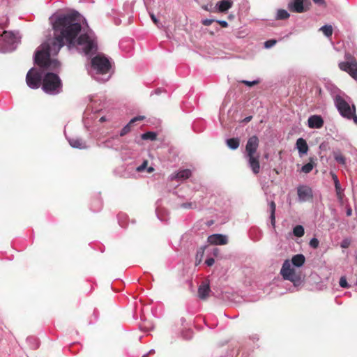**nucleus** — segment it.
<instances>
[{"label": "nucleus", "instance_id": "f257e3e1", "mask_svg": "<svg viewBox=\"0 0 357 357\" xmlns=\"http://www.w3.org/2000/svg\"><path fill=\"white\" fill-rule=\"evenodd\" d=\"M80 14L75 10L70 13H55L49 17L53 29V38L42 43L36 50L33 60L36 65L56 70L60 67L56 55L65 45L68 50L76 48L86 56L98 52V41L92 30L82 32Z\"/></svg>", "mask_w": 357, "mask_h": 357}, {"label": "nucleus", "instance_id": "f03ea898", "mask_svg": "<svg viewBox=\"0 0 357 357\" xmlns=\"http://www.w3.org/2000/svg\"><path fill=\"white\" fill-rule=\"evenodd\" d=\"M88 73L98 82L108 81L113 73L111 59L104 54H97L91 59Z\"/></svg>", "mask_w": 357, "mask_h": 357}, {"label": "nucleus", "instance_id": "7ed1b4c3", "mask_svg": "<svg viewBox=\"0 0 357 357\" xmlns=\"http://www.w3.org/2000/svg\"><path fill=\"white\" fill-rule=\"evenodd\" d=\"M305 261V257L303 254H297L292 257L291 260H284L280 274L284 280L291 281L294 287L299 286L303 280L301 275L297 273L295 267L300 268L303 266Z\"/></svg>", "mask_w": 357, "mask_h": 357}, {"label": "nucleus", "instance_id": "20e7f679", "mask_svg": "<svg viewBox=\"0 0 357 357\" xmlns=\"http://www.w3.org/2000/svg\"><path fill=\"white\" fill-rule=\"evenodd\" d=\"M43 91L49 95L55 96L62 91V82L56 73L47 72L43 77Z\"/></svg>", "mask_w": 357, "mask_h": 357}, {"label": "nucleus", "instance_id": "39448f33", "mask_svg": "<svg viewBox=\"0 0 357 357\" xmlns=\"http://www.w3.org/2000/svg\"><path fill=\"white\" fill-rule=\"evenodd\" d=\"M41 69L40 70H36L33 68H31L26 76V82L27 86L31 89H38L42 84H43V77L45 70H50V68L42 67L39 65H38ZM60 67L56 70L52 71L57 72L59 70Z\"/></svg>", "mask_w": 357, "mask_h": 357}, {"label": "nucleus", "instance_id": "423d86ee", "mask_svg": "<svg viewBox=\"0 0 357 357\" xmlns=\"http://www.w3.org/2000/svg\"><path fill=\"white\" fill-rule=\"evenodd\" d=\"M0 39V52L6 53L14 51L19 43L16 33L13 31H3Z\"/></svg>", "mask_w": 357, "mask_h": 357}, {"label": "nucleus", "instance_id": "0eeeda50", "mask_svg": "<svg viewBox=\"0 0 357 357\" xmlns=\"http://www.w3.org/2000/svg\"><path fill=\"white\" fill-rule=\"evenodd\" d=\"M334 104L341 116L347 119H350L352 115L356 112L355 106L350 107L349 104L342 97L336 96Z\"/></svg>", "mask_w": 357, "mask_h": 357}, {"label": "nucleus", "instance_id": "6e6552de", "mask_svg": "<svg viewBox=\"0 0 357 357\" xmlns=\"http://www.w3.org/2000/svg\"><path fill=\"white\" fill-rule=\"evenodd\" d=\"M298 201L306 202L312 199L313 190L311 187L307 185H299L297 187Z\"/></svg>", "mask_w": 357, "mask_h": 357}, {"label": "nucleus", "instance_id": "1a4fd4ad", "mask_svg": "<svg viewBox=\"0 0 357 357\" xmlns=\"http://www.w3.org/2000/svg\"><path fill=\"white\" fill-rule=\"evenodd\" d=\"M339 68L349 74L355 80H357V62L355 59L340 62Z\"/></svg>", "mask_w": 357, "mask_h": 357}, {"label": "nucleus", "instance_id": "9d476101", "mask_svg": "<svg viewBox=\"0 0 357 357\" xmlns=\"http://www.w3.org/2000/svg\"><path fill=\"white\" fill-rule=\"evenodd\" d=\"M259 140L257 135H252L249 137L245 145L244 155H257V151L259 146Z\"/></svg>", "mask_w": 357, "mask_h": 357}, {"label": "nucleus", "instance_id": "9b49d317", "mask_svg": "<svg viewBox=\"0 0 357 357\" xmlns=\"http://www.w3.org/2000/svg\"><path fill=\"white\" fill-rule=\"evenodd\" d=\"M248 161L249 167L252 169L255 174H257L260 171L259 155H244Z\"/></svg>", "mask_w": 357, "mask_h": 357}, {"label": "nucleus", "instance_id": "f8f14e48", "mask_svg": "<svg viewBox=\"0 0 357 357\" xmlns=\"http://www.w3.org/2000/svg\"><path fill=\"white\" fill-rule=\"evenodd\" d=\"M207 241L211 245H226L228 243V237L222 234H213L208 237Z\"/></svg>", "mask_w": 357, "mask_h": 357}, {"label": "nucleus", "instance_id": "ddd939ff", "mask_svg": "<svg viewBox=\"0 0 357 357\" xmlns=\"http://www.w3.org/2000/svg\"><path fill=\"white\" fill-rule=\"evenodd\" d=\"M324 123V119L320 115H312L307 120V125L310 128L319 129L323 127Z\"/></svg>", "mask_w": 357, "mask_h": 357}, {"label": "nucleus", "instance_id": "4468645a", "mask_svg": "<svg viewBox=\"0 0 357 357\" xmlns=\"http://www.w3.org/2000/svg\"><path fill=\"white\" fill-rule=\"evenodd\" d=\"M66 139L71 147L79 149H86L88 148L86 142L80 137H68Z\"/></svg>", "mask_w": 357, "mask_h": 357}, {"label": "nucleus", "instance_id": "2eb2a0df", "mask_svg": "<svg viewBox=\"0 0 357 357\" xmlns=\"http://www.w3.org/2000/svg\"><path fill=\"white\" fill-rule=\"evenodd\" d=\"M233 6V1L231 0H221L215 4V11L219 13H225L230 9Z\"/></svg>", "mask_w": 357, "mask_h": 357}, {"label": "nucleus", "instance_id": "dca6fc26", "mask_svg": "<svg viewBox=\"0 0 357 357\" xmlns=\"http://www.w3.org/2000/svg\"><path fill=\"white\" fill-rule=\"evenodd\" d=\"M144 116H137L132 118L120 131L119 137H123L131 131V126L138 121L144 119Z\"/></svg>", "mask_w": 357, "mask_h": 357}, {"label": "nucleus", "instance_id": "f3484780", "mask_svg": "<svg viewBox=\"0 0 357 357\" xmlns=\"http://www.w3.org/2000/svg\"><path fill=\"white\" fill-rule=\"evenodd\" d=\"M288 8L293 12L301 13L305 11L303 0H294L288 3Z\"/></svg>", "mask_w": 357, "mask_h": 357}, {"label": "nucleus", "instance_id": "a211bd4d", "mask_svg": "<svg viewBox=\"0 0 357 357\" xmlns=\"http://www.w3.org/2000/svg\"><path fill=\"white\" fill-rule=\"evenodd\" d=\"M211 292L209 283L207 282H202L198 287V297L202 300H205Z\"/></svg>", "mask_w": 357, "mask_h": 357}, {"label": "nucleus", "instance_id": "6ab92c4d", "mask_svg": "<svg viewBox=\"0 0 357 357\" xmlns=\"http://www.w3.org/2000/svg\"><path fill=\"white\" fill-rule=\"evenodd\" d=\"M192 172L189 169H180L176 174L172 175V179L177 181L185 180L191 176Z\"/></svg>", "mask_w": 357, "mask_h": 357}, {"label": "nucleus", "instance_id": "aec40b11", "mask_svg": "<svg viewBox=\"0 0 357 357\" xmlns=\"http://www.w3.org/2000/svg\"><path fill=\"white\" fill-rule=\"evenodd\" d=\"M296 149H298L300 156H302L307 153L308 145H307L306 141L303 138H302V137L298 138L296 140Z\"/></svg>", "mask_w": 357, "mask_h": 357}, {"label": "nucleus", "instance_id": "412c9836", "mask_svg": "<svg viewBox=\"0 0 357 357\" xmlns=\"http://www.w3.org/2000/svg\"><path fill=\"white\" fill-rule=\"evenodd\" d=\"M268 211L270 213L271 222L272 226L273 227H275V213L276 205H275V202L273 201V200L268 202Z\"/></svg>", "mask_w": 357, "mask_h": 357}, {"label": "nucleus", "instance_id": "4be33fe9", "mask_svg": "<svg viewBox=\"0 0 357 357\" xmlns=\"http://www.w3.org/2000/svg\"><path fill=\"white\" fill-rule=\"evenodd\" d=\"M227 146L231 150H236L240 145V140L238 138H229L226 140Z\"/></svg>", "mask_w": 357, "mask_h": 357}, {"label": "nucleus", "instance_id": "5701e85b", "mask_svg": "<svg viewBox=\"0 0 357 357\" xmlns=\"http://www.w3.org/2000/svg\"><path fill=\"white\" fill-rule=\"evenodd\" d=\"M326 87L327 90L330 92V93L333 99V101L335 100V98L336 96H341L340 95L341 92H340V89H337L333 84H327L326 85Z\"/></svg>", "mask_w": 357, "mask_h": 357}, {"label": "nucleus", "instance_id": "b1692460", "mask_svg": "<svg viewBox=\"0 0 357 357\" xmlns=\"http://www.w3.org/2000/svg\"><path fill=\"white\" fill-rule=\"evenodd\" d=\"M102 202L99 198L92 200L91 204V210L93 212H98L102 209Z\"/></svg>", "mask_w": 357, "mask_h": 357}, {"label": "nucleus", "instance_id": "393cba45", "mask_svg": "<svg viewBox=\"0 0 357 357\" xmlns=\"http://www.w3.org/2000/svg\"><path fill=\"white\" fill-rule=\"evenodd\" d=\"M26 341L30 348L32 349H36L39 347V342L38 338L36 337L29 336L26 338Z\"/></svg>", "mask_w": 357, "mask_h": 357}, {"label": "nucleus", "instance_id": "a878e982", "mask_svg": "<svg viewBox=\"0 0 357 357\" xmlns=\"http://www.w3.org/2000/svg\"><path fill=\"white\" fill-rule=\"evenodd\" d=\"M333 158L334 160L339 164L342 165H345L346 164V159L344 156L340 153V151H333Z\"/></svg>", "mask_w": 357, "mask_h": 357}, {"label": "nucleus", "instance_id": "bb28decb", "mask_svg": "<svg viewBox=\"0 0 357 357\" xmlns=\"http://www.w3.org/2000/svg\"><path fill=\"white\" fill-rule=\"evenodd\" d=\"M292 233L294 236L301 238L305 234L304 227L302 225H296L293 228Z\"/></svg>", "mask_w": 357, "mask_h": 357}, {"label": "nucleus", "instance_id": "cd10ccee", "mask_svg": "<svg viewBox=\"0 0 357 357\" xmlns=\"http://www.w3.org/2000/svg\"><path fill=\"white\" fill-rule=\"evenodd\" d=\"M156 137H157V133L155 132H153V131L146 132L141 135V137L142 139L151 140V141L155 140L156 139Z\"/></svg>", "mask_w": 357, "mask_h": 357}, {"label": "nucleus", "instance_id": "c85d7f7f", "mask_svg": "<svg viewBox=\"0 0 357 357\" xmlns=\"http://www.w3.org/2000/svg\"><path fill=\"white\" fill-rule=\"evenodd\" d=\"M118 139H119L118 135H113L112 137L107 139L105 141H104L102 142L103 146L107 148H113L114 147L113 141L118 140Z\"/></svg>", "mask_w": 357, "mask_h": 357}, {"label": "nucleus", "instance_id": "c756f323", "mask_svg": "<svg viewBox=\"0 0 357 357\" xmlns=\"http://www.w3.org/2000/svg\"><path fill=\"white\" fill-rule=\"evenodd\" d=\"M320 31H322L326 37H331L333 34V27L331 25H324L320 28Z\"/></svg>", "mask_w": 357, "mask_h": 357}, {"label": "nucleus", "instance_id": "7c9ffc66", "mask_svg": "<svg viewBox=\"0 0 357 357\" xmlns=\"http://www.w3.org/2000/svg\"><path fill=\"white\" fill-rule=\"evenodd\" d=\"M290 16L289 13L284 9H279L277 12L276 18L278 20H286Z\"/></svg>", "mask_w": 357, "mask_h": 357}, {"label": "nucleus", "instance_id": "2f4dec72", "mask_svg": "<svg viewBox=\"0 0 357 357\" xmlns=\"http://www.w3.org/2000/svg\"><path fill=\"white\" fill-rule=\"evenodd\" d=\"M134 3H135V1H132L131 2L126 1L124 3L123 7V11L128 14L132 13V10H133Z\"/></svg>", "mask_w": 357, "mask_h": 357}, {"label": "nucleus", "instance_id": "473e14b6", "mask_svg": "<svg viewBox=\"0 0 357 357\" xmlns=\"http://www.w3.org/2000/svg\"><path fill=\"white\" fill-rule=\"evenodd\" d=\"M181 337L185 340H190L193 336V332L191 329L188 328L181 331Z\"/></svg>", "mask_w": 357, "mask_h": 357}, {"label": "nucleus", "instance_id": "72a5a7b5", "mask_svg": "<svg viewBox=\"0 0 357 357\" xmlns=\"http://www.w3.org/2000/svg\"><path fill=\"white\" fill-rule=\"evenodd\" d=\"M314 167V165L312 163V159H310V162L305 164L302 168L301 171L305 174L310 173Z\"/></svg>", "mask_w": 357, "mask_h": 357}, {"label": "nucleus", "instance_id": "f704fd0d", "mask_svg": "<svg viewBox=\"0 0 357 357\" xmlns=\"http://www.w3.org/2000/svg\"><path fill=\"white\" fill-rule=\"evenodd\" d=\"M339 284L341 287L344 289H348L350 287V285L347 281V278L345 276H342L339 281Z\"/></svg>", "mask_w": 357, "mask_h": 357}, {"label": "nucleus", "instance_id": "c9c22d12", "mask_svg": "<svg viewBox=\"0 0 357 357\" xmlns=\"http://www.w3.org/2000/svg\"><path fill=\"white\" fill-rule=\"evenodd\" d=\"M314 96L320 100L323 99V91L319 86H315L314 89Z\"/></svg>", "mask_w": 357, "mask_h": 357}, {"label": "nucleus", "instance_id": "e433bc0d", "mask_svg": "<svg viewBox=\"0 0 357 357\" xmlns=\"http://www.w3.org/2000/svg\"><path fill=\"white\" fill-rule=\"evenodd\" d=\"M319 240L314 237V238H312L310 241V243H309V245L311 248H314V249H316L319 247Z\"/></svg>", "mask_w": 357, "mask_h": 357}, {"label": "nucleus", "instance_id": "4c0bfd02", "mask_svg": "<svg viewBox=\"0 0 357 357\" xmlns=\"http://www.w3.org/2000/svg\"><path fill=\"white\" fill-rule=\"evenodd\" d=\"M260 82L259 79H255V80H253V81H248V80H242L241 82L244 84L245 85L248 86H252L255 84H259Z\"/></svg>", "mask_w": 357, "mask_h": 357}, {"label": "nucleus", "instance_id": "58836bf2", "mask_svg": "<svg viewBox=\"0 0 357 357\" xmlns=\"http://www.w3.org/2000/svg\"><path fill=\"white\" fill-rule=\"evenodd\" d=\"M277 41L275 39L268 40L264 43V47L269 49L276 44Z\"/></svg>", "mask_w": 357, "mask_h": 357}, {"label": "nucleus", "instance_id": "ea45409f", "mask_svg": "<svg viewBox=\"0 0 357 357\" xmlns=\"http://www.w3.org/2000/svg\"><path fill=\"white\" fill-rule=\"evenodd\" d=\"M334 184H335V188L336 193H337V196L340 197L342 190L341 188L340 183L339 181H335Z\"/></svg>", "mask_w": 357, "mask_h": 357}, {"label": "nucleus", "instance_id": "a19ab883", "mask_svg": "<svg viewBox=\"0 0 357 357\" xmlns=\"http://www.w3.org/2000/svg\"><path fill=\"white\" fill-rule=\"evenodd\" d=\"M147 164H148V161L147 160H144L142 165H140L139 166H138L137 168H136V170L137 172H143L147 167Z\"/></svg>", "mask_w": 357, "mask_h": 357}, {"label": "nucleus", "instance_id": "79ce46f5", "mask_svg": "<svg viewBox=\"0 0 357 357\" xmlns=\"http://www.w3.org/2000/svg\"><path fill=\"white\" fill-rule=\"evenodd\" d=\"M204 255V249L202 248H200L197 251L196 254V259H199V261H201V259Z\"/></svg>", "mask_w": 357, "mask_h": 357}, {"label": "nucleus", "instance_id": "37998d69", "mask_svg": "<svg viewBox=\"0 0 357 357\" xmlns=\"http://www.w3.org/2000/svg\"><path fill=\"white\" fill-rule=\"evenodd\" d=\"M215 21L214 19H204L202 20V23L204 26H210Z\"/></svg>", "mask_w": 357, "mask_h": 357}, {"label": "nucleus", "instance_id": "c03bdc74", "mask_svg": "<svg viewBox=\"0 0 357 357\" xmlns=\"http://www.w3.org/2000/svg\"><path fill=\"white\" fill-rule=\"evenodd\" d=\"M215 263V259L213 258V257H208L206 259L205 261V264L208 266H211L214 264Z\"/></svg>", "mask_w": 357, "mask_h": 357}, {"label": "nucleus", "instance_id": "a18cd8bd", "mask_svg": "<svg viewBox=\"0 0 357 357\" xmlns=\"http://www.w3.org/2000/svg\"><path fill=\"white\" fill-rule=\"evenodd\" d=\"M350 245V241L349 239H344L342 242H341V247L343 248H347Z\"/></svg>", "mask_w": 357, "mask_h": 357}, {"label": "nucleus", "instance_id": "49530a36", "mask_svg": "<svg viewBox=\"0 0 357 357\" xmlns=\"http://www.w3.org/2000/svg\"><path fill=\"white\" fill-rule=\"evenodd\" d=\"M215 22L224 28H226L228 26V22L225 20H215Z\"/></svg>", "mask_w": 357, "mask_h": 357}, {"label": "nucleus", "instance_id": "de8ad7c7", "mask_svg": "<svg viewBox=\"0 0 357 357\" xmlns=\"http://www.w3.org/2000/svg\"><path fill=\"white\" fill-rule=\"evenodd\" d=\"M181 207L183 208H192V203L191 202H185L181 204Z\"/></svg>", "mask_w": 357, "mask_h": 357}, {"label": "nucleus", "instance_id": "09e8293b", "mask_svg": "<svg viewBox=\"0 0 357 357\" xmlns=\"http://www.w3.org/2000/svg\"><path fill=\"white\" fill-rule=\"evenodd\" d=\"M165 91V90L162 89L161 88H157L156 89H155L154 91H153L151 93V96H152L153 94H155V95H160L162 93V92Z\"/></svg>", "mask_w": 357, "mask_h": 357}, {"label": "nucleus", "instance_id": "8fccbe9b", "mask_svg": "<svg viewBox=\"0 0 357 357\" xmlns=\"http://www.w3.org/2000/svg\"><path fill=\"white\" fill-rule=\"evenodd\" d=\"M111 116H102L100 118L99 121L102 123L105 121H110Z\"/></svg>", "mask_w": 357, "mask_h": 357}, {"label": "nucleus", "instance_id": "3c124183", "mask_svg": "<svg viewBox=\"0 0 357 357\" xmlns=\"http://www.w3.org/2000/svg\"><path fill=\"white\" fill-rule=\"evenodd\" d=\"M316 4L319 6L325 5L326 2L324 0H312Z\"/></svg>", "mask_w": 357, "mask_h": 357}, {"label": "nucleus", "instance_id": "603ef678", "mask_svg": "<svg viewBox=\"0 0 357 357\" xmlns=\"http://www.w3.org/2000/svg\"><path fill=\"white\" fill-rule=\"evenodd\" d=\"M151 20H153V22L155 24H158L159 21H158V20L156 18V17L153 14H151Z\"/></svg>", "mask_w": 357, "mask_h": 357}, {"label": "nucleus", "instance_id": "864d4df0", "mask_svg": "<svg viewBox=\"0 0 357 357\" xmlns=\"http://www.w3.org/2000/svg\"><path fill=\"white\" fill-rule=\"evenodd\" d=\"M351 119H353L354 122L357 125V116L355 114V113L352 115L349 120Z\"/></svg>", "mask_w": 357, "mask_h": 357}, {"label": "nucleus", "instance_id": "5fc2aeb1", "mask_svg": "<svg viewBox=\"0 0 357 357\" xmlns=\"http://www.w3.org/2000/svg\"><path fill=\"white\" fill-rule=\"evenodd\" d=\"M251 119H252V116H249L245 117V118L244 119V120H243V121H244L245 122L248 123V122H249Z\"/></svg>", "mask_w": 357, "mask_h": 357}, {"label": "nucleus", "instance_id": "6e6d98bb", "mask_svg": "<svg viewBox=\"0 0 357 357\" xmlns=\"http://www.w3.org/2000/svg\"><path fill=\"white\" fill-rule=\"evenodd\" d=\"M114 23H115L116 25L120 24V23H121V20H120V19H119V18H118V19H115V20H114Z\"/></svg>", "mask_w": 357, "mask_h": 357}, {"label": "nucleus", "instance_id": "4d7b16f0", "mask_svg": "<svg viewBox=\"0 0 357 357\" xmlns=\"http://www.w3.org/2000/svg\"><path fill=\"white\" fill-rule=\"evenodd\" d=\"M180 321H181V325L183 326L185 322V319L184 317H182V318H181Z\"/></svg>", "mask_w": 357, "mask_h": 357}, {"label": "nucleus", "instance_id": "13d9d810", "mask_svg": "<svg viewBox=\"0 0 357 357\" xmlns=\"http://www.w3.org/2000/svg\"><path fill=\"white\" fill-rule=\"evenodd\" d=\"M153 170H154V169H153V167H149V168L147 169V172H148L149 173L152 172Z\"/></svg>", "mask_w": 357, "mask_h": 357}, {"label": "nucleus", "instance_id": "bf43d9fd", "mask_svg": "<svg viewBox=\"0 0 357 357\" xmlns=\"http://www.w3.org/2000/svg\"><path fill=\"white\" fill-rule=\"evenodd\" d=\"M347 215H351V209L347 210Z\"/></svg>", "mask_w": 357, "mask_h": 357}, {"label": "nucleus", "instance_id": "052dcab7", "mask_svg": "<svg viewBox=\"0 0 357 357\" xmlns=\"http://www.w3.org/2000/svg\"><path fill=\"white\" fill-rule=\"evenodd\" d=\"M333 178L334 181H338V178H337V176H336L335 174H334V175L333 176Z\"/></svg>", "mask_w": 357, "mask_h": 357}, {"label": "nucleus", "instance_id": "680f3d73", "mask_svg": "<svg viewBox=\"0 0 357 357\" xmlns=\"http://www.w3.org/2000/svg\"><path fill=\"white\" fill-rule=\"evenodd\" d=\"M154 352H155L154 349H151V350H150L147 354H148V355H149V354H153V353H154Z\"/></svg>", "mask_w": 357, "mask_h": 357}, {"label": "nucleus", "instance_id": "e2e57ef3", "mask_svg": "<svg viewBox=\"0 0 357 357\" xmlns=\"http://www.w3.org/2000/svg\"><path fill=\"white\" fill-rule=\"evenodd\" d=\"M203 8H204L205 10H208H208H210L207 6H204V7H203Z\"/></svg>", "mask_w": 357, "mask_h": 357}, {"label": "nucleus", "instance_id": "0e129e2a", "mask_svg": "<svg viewBox=\"0 0 357 357\" xmlns=\"http://www.w3.org/2000/svg\"><path fill=\"white\" fill-rule=\"evenodd\" d=\"M119 223L121 227H125L124 225L120 222V220H119Z\"/></svg>", "mask_w": 357, "mask_h": 357}, {"label": "nucleus", "instance_id": "69168bd1", "mask_svg": "<svg viewBox=\"0 0 357 357\" xmlns=\"http://www.w3.org/2000/svg\"><path fill=\"white\" fill-rule=\"evenodd\" d=\"M142 357H148V354H144Z\"/></svg>", "mask_w": 357, "mask_h": 357}]
</instances>
